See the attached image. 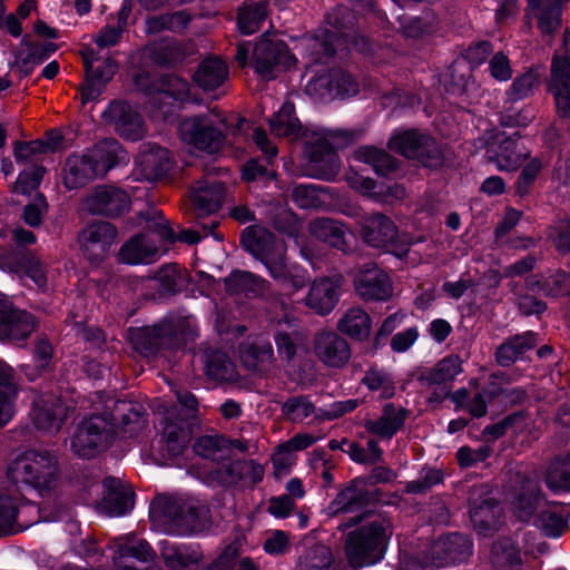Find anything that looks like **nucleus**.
<instances>
[{"label": "nucleus", "instance_id": "1", "mask_svg": "<svg viewBox=\"0 0 570 570\" xmlns=\"http://www.w3.org/2000/svg\"><path fill=\"white\" fill-rule=\"evenodd\" d=\"M95 412L85 419L71 438V450L80 458H90L107 448L116 435L134 432L144 425L141 406L125 400L97 396Z\"/></svg>", "mask_w": 570, "mask_h": 570}, {"label": "nucleus", "instance_id": "2", "mask_svg": "<svg viewBox=\"0 0 570 570\" xmlns=\"http://www.w3.org/2000/svg\"><path fill=\"white\" fill-rule=\"evenodd\" d=\"M242 244L266 268L268 275L278 284L296 292L303 288L307 281V272L286 262V246L262 226H249L242 234Z\"/></svg>", "mask_w": 570, "mask_h": 570}, {"label": "nucleus", "instance_id": "3", "mask_svg": "<svg viewBox=\"0 0 570 570\" xmlns=\"http://www.w3.org/2000/svg\"><path fill=\"white\" fill-rule=\"evenodd\" d=\"M122 153L114 139H106L92 148L68 156L62 169V183L68 189H78L104 176L120 159Z\"/></svg>", "mask_w": 570, "mask_h": 570}, {"label": "nucleus", "instance_id": "4", "mask_svg": "<svg viewBox=\"0 0 570 570\" xmlns=\"http://www.w3.org/2000/svg\"><path fill=\"white\" fill-rule=\"evenodd\" d=\"M305 153L309 159L306 175L314 178L332 180L340 169L341 161L335 149L347 146L351 132L344 129L312 127L305 131Z\"/></svg>", "mask_w": 570, "mask_h": 570}, {"label": "nucleus", "instance_id": "5", "mask_svg": "<svg viewBox=\"0 0 570 570\" xmlns=\"http://www.w3.org/2000/svg\"><path fill=\"white\" fill-rule=\"evenodd\" d=\"M177 397L179 405L185 410L184 414L178 413L177 406H157L158 414L163 416L159 422V452L169 458L178 456L186 449L190 440V429L186 419L194 414L198 405L196 397L189 392L178 393Z\"/></svg>", "mask_w": 570, "mask_h": 570}, {"label": "nucleus", "instance_id": "6", "mask_svg": "<svg viewBox=\"0 0 570 570\" xmlns=\"http://www.w3.org/2000/svg\"><path fill=\"white\" fill-rule=\"evenodd\" d=\"M58 461L48 450L27 451L18 456L8 469L9 479L17 485L37 490H50L57 480Z\"/></svg>", "mask_w": 570, "mask_h": 570}, {"label": "nucleus", "instance_id": "7", "mask_svg": "<svg viewBox=\"0 0 570 570\" xmlns=\"http://www.w3.org/2000/svg\"><path fill=\"white\" fill-rule=\"evenodd\" d=\"M391 535L392 525L387 520L373 521L352 532L346 544L350 563L363 568L380 562Z\"/></svg>", "mask_w": 570, "mask_h": 570}, {"label": "nucleus", "instance_id": "8", "mask_svg": "<svg viewBox=\"0 0 570 570\" xmlns=\"http://www.w3.org/2000/svg\"><path fill=\"white\" fill-rule=\"evenodd\" d=\"M153 217L146 218L148 234H139L129 239L120 249V261L130 264H149L159 257L157 242H173L174 230L168 226L161 213L154 209Z\"/></svg>", "mask_w": 570, "mask_h": 570}, {"label": "nucleus", "instance_id": "9", "mask_svg": "<svg viewBox=\"0 0 570 570\" xmlns=\"http://www.w3.org/2000/svg\"><path fill=\"white\" fill-rule=\"evenodd\" d=\"M207 513L204 508L198 509L169 497H158L150 508L154 521L163 522L169 531L183 535L202 531L208 519Z\"/></svg>", "mask_w": 570, "mask_h": 570}, {"label": "nucleus", "instance_id": "10", "mask_svg": "<svg viewBox=\"0 0 570 570\" xmlns=\"http://www.w3.org/2000/svg\"><path fill=\"white\" fill-rule=\"evenodd\" d=\"M226 119L222 112L210 110L204 115L185 118L178 128L181 141L197 150L217 153L224 142Z\"/></svg>", "mask_w": 570, "mask_h": 570}, {"label": "nucleus", "instance_id": "11", "mask_svg": "<svg viewBox=\"0 0 570 570\" xmlns=\"http://www.w3.org/2000/svg\"><path fill=\"white\" fill-rule=\"evenodd\" d=\"M389 147L429 168H438L443 164V153L435 140L415 129L395 130L389 140Z\"/></svg>", "mask_w": 570, "mask_h": 570}, {"label": "nucleus", "instance_id": "12", "mask_svg": "<svg viewBox=\"0 0 570 570\" xmlns=\"http://www.w3.org/2000/svg\"><path fill=\"white\" fill-rule=\"evenodd\" d=\"M362 237L372 247L390 250L396 257L403 258L409 252L407 244H397V228L394 222L382 214H373L364 217Z\"/></svg>", "mask_w": 570, "mask_h": 570}, {"label": "nucleus", "instance_id": "13", "mask_svg": "<svg viewBox=\"0 0 570 570\" xmlns=\"http://www.w3.org/2000/svg\"><path fill=\"white\" fill-rule=\"evenodd\" d=\"M253 61L255 71L262 78L272 79L293 66L296 60L284 42L263 38L255 45Z\"/></svg>", "mask_w": 570, "mask_h": 570}, {"label": "nucleus", "instance_id": "14", "mask_svg": "<svg viewBox=\"0 0 570 570\" xmlns=\"http://www.w3.org/2000/svg\"><path fill=\"white\" fill-rule=\"evenodd\" d=\"M112 549L114 563L118 570H147L155 557L147 541L130 533L116 538Z\"/></svg>", "mask_w": 570, "mask_h": 570}, {"label": "nucleus", "instance_id": "15", "mask_svg": "<svg viewBox=\"0 0 570 570\" xmlns=\"http://www.w3.org/2000/svg\"><path fill=\"white\" fill-rule=\"evenodd\" d=\"M472 552V543L468 537L452 533L440 538L429 549L428 554L420 564L422 569L428 567H445L461 562Z\"/></svg>", "mask_w": 570, "mask_h": 570}, {"label": "nucleus", "instance_id": "16", "mask_svg": "<svg viewBox=\"0 0 570 570\" xmlns=\"http://www.w3.org/2000/svg\"><path fill=\"white\" fill-rule=\"evenodd\" d=\"M539 493L540 483L535 474L515 473L508 499L518 519L527 521L532 517Z\"/></svg>", "mask_w": 570, "mask_h": 570}, {"label": "nucleus", "instance_id": "17", "mask_svg": "<svg viewBox=\"0 0 570 570\" xmlns=\"http://www.w3.org/2000/svg\"><path fill=\"white\" fill-rule=\"evenodd\" d=\"M356 293L365 301H387L393 296L390 276L374 264H366L354 274Z\"/></svg>", "mask_w": 570, "mask_h": 570}, {"label": "nucleus", "instance_id": "18", "mask_svg": "<svg viewBox=\"0 0 570 570\" xmlns=\"http://www.w3.org/2000/svg\"><path fill=\"white\" fill-rule=\"evenodd\" d=\"M490 52L491 46L487 41L479 42L469 47L465 50L464 56L460 59H456L449 71L442 76V82L446 87L448 91L456 92L465 89V69L471 70L480 66L488 58Z\"/></svg>", "mask_w": 570, "mask_h": 570}, {"label": "nucleus", "instance_id": "19", "mask_svg": "<svg viewBox=\"0 0 570 570\" xmlns=\"http://www.w3.org/2000/svg\"><path fill=\"white\" fill-rule=\"evenodd\" d=\"M130 205L126 191L114 186H99L83 200V209L94 215L114 216L127 210Z\"/></svg>", "mask_w": 570, "mask_h": 570}, {"label": "nucleus", "instance_id": "20", "mask_svg": "<svg viewBox=\"0 0 570 570\" xmlns=\"http://www.w3.org/2000/svg\"><path fill=\"white\" fill-rule=\"evenodd\" d=\"M116 239V230L107 222H97L85 227L79 237V246L90 262L102 259Z\"/></svg>", "mask_w": 570, "mask_h": 570}, {"label": "nucleus", "instance_id": "21", "mask_svg": "<svg viewBox=\"0 0 570 570\" xmlns=\"http://www.w3.org/2000/svg\"><path fill=\"white\" fill-rule=\"evenodd\" d=\"M174 166L170 153L159 146L142 149L135 160L134 176L137 180L154 181L167 175Z\"/></svg>", "mask_w": 570, "mask_h": 570}, {"label": "nucleus", "instance_id": "22", "mask_svg": "<svg viewBox=\"0 0 570 570\" xmlns=\"http://www.w3.org/2000/svg\"><path fill=\"white\" fill-rule=\"evenodd\" d=\"M33 330V317L24 311L14 309L11 302L0 294V340L22 341Z\"/></svg>", "mask_w": 570, "mask_h": 570}, {"label": "nucleus", "instance_id": "23", "mask_svg": "<svg viewBox=\"0 0 570 570\" xmlns=\"http://www.w3.org/2000/svg\"><path fill=\"white\" fill-rule=\"evenodd\" d=\"M305 91L315 99L352 96L356 94L354 80L345 73L330 72L309 79Z\"/></svg>", "mask_w": 570, "mask_h": 570}, {"label": "nucleus", "instance_id": "24", "mask_svg": "<svg viewBox=\"0 0 570 570\" xmlns=\"http://www.w3.org/2000/svg\"><path fill=\"white\" fill-rule=\"evenodd\" d=\"M67 416V407L52 394L40 395L33 400L31 419L37 429L56 432Z\"/></svg>", "mask_w": 570, "mask_h": 570}, {"label": "nucleus", "instance_id": "25", "mask_svg": "<svg viewBox=\"0 0 570 570\" xmlns=\"http://www.w3.org/2000/svg\"><path fill=\"white\" fill-rule=\"evenodd\" d=\"M550 90L558 112L570 118V59L566 53H557L552 60Z\"/></svg>", "mask_w": 570, "mask_h": 570}, {"label": "nucleus", "instance_id": "26", "mask_svg": "<svg viewBox=\"0 0 570 570\" xmlns=\"http://www.w3.org/2000/svg\"><path fill=\"white\" fill-rule=\"evenodd\" d=\"M105 495L98 505L100 513L108 517H122L134 509V492L119 480L107 478L104 481Z\"/></svg>", "mask_w": 570, "mask_h": 570}, {"label": "nucleus", "instance_id": "27", "mask_svg": "<svg viewBox=\"0 0 570 570\" xmlns=\"http://www.w3.org/2000/svg\"><path fill=\"white\" fill-rule=\"evenodd\" d=\"M529 153L524 148H520L517 140L499 134L495 141L491 142L487 148V157L497 165L501 171L515 170L527 158Z\"/></svg>", "mask_w": 570, "mask_h": 570}, {"label": "nucleus", "instance_id": "28", "mask_svg": "<svg viewBox=\"0 0 570 570\" xmlns=\"http://www.w3.org/2000/svg\"><path fill=\"white\" fill-rule=\"evenodd\" d=\"M354 20V14L344 7H337L327 14L326 22L330 28L325 30L321 45L327 57L334 55L337 47L346 45V31L352 29Z\"/></svg>", "mask_w": 570, "mask_h": 570}, {"label": "nucleus", "instance_id": "29", "mask_svg": "<svg viewBox=\"0 0 570 570\" xmlns=\"http://www.w3.org/2000/svg\"><path fill=\"white\" fill-rule=\"evenodd\" d=\"M314 352L317 358L332 367H341L351 357L347 342L334 332H322L314 341Z\"/></svg>", "mask_w": 570, "mask_h": 570}, {"label": "nucleus", "instance_id": "30", "mask_svg": "<svg viewBox=\"0 0 570 570\" xmlns=\"http://www.w3.org/2000/svg\"><path fill=\"white\" fill-rule=\"evenodd\" d=\"M106 116L115 124L119 134L127 139L137 140L145 134L140 115L127 102L110 104Z\"/></svg>", "mask_w": 570, "mask_h": 570}, {"label": "nucleus", "instance_id": "31", "mask_svg": "<svg viewBox=\"0 0 570 570\" xmlns=\"http://www.w3.org/2000/svg\"><path fill=\"white\" fill-rule=\"evenodd\" d=\"M340 286L338 277L315 281L306 297V305L318 314H328L338 301Z\"/></svg>", "mask_w": 570, "mask_h": 570}, {"label": "nucleus", "instance_id": "32", "mask_svg": "<svg viewBox=\"0 0 570 570\" xmlns=\"http://www.w3.org/2000/svg\"><path fill=\"white\" fill-rule=\"evenodd\" d=\"M187 99L188 83L180 78H171L167 90H161L149 99V112L156 119H167L173 112V101H185Z\"/></svg>", "mask_w": 570, "mask_h": 570}, {"label": "nucleus", "instance_id": "33", "mask_svg": "<svg viewBox=\"0 0 570 570\" xmlns=\"http://www.w3.org/2000/svg\"><path fill=\"white\" fill-rule=\"evenodd\" d=\"M346 180L353 189L379 202L392 203L403 199L405 196V189L401 185L377 186L373 179L354 171L347 175Z\"/></svg>", "mask_w": 570, "mask_h": 570}, {"label": "nucleus", "instance_id": "34", "mask_svg": "<svg viewBox=\"0 0 570 570\" xmlns=\"http://www.w3.org/2000/svg\"><path fill=\"white\" fill-rule=\"evenodd\" d=\"M405 419L406 411L404 409L389 403L384 405L381 416L365 421L364 428L381 439L390 440L403 426Z\"/></svg>", "mask_w": 570, "mask_h": 570}, {"label": "nucleus", "instance_id": "35", "mask_svg": "<svg viewBox=\"0 0 570 570\" xmlns=\"http://www.w3.org/2000/svg\"><path fill=\"white\" fill-rule=\"evenodd\" d=\"M269 127L274 135L284 137L288 140H296L298 138L305 139V131L307 127L303 129L301 121L295 116L294 105L292 102H284L277 112L273 115L269 120ZM313 127H315L313 125ZM312 128V126H308Z\"/></svg>", "mask_w": 570, "mask_h": 570}, {"label": "nucleus", "instance_id": "36", "mask_svg": "<svg viewBox=\"0 0 570 570\" xmlns=\"http://www.w3.org/2000/svg\"><path fill=\"white\" fill-rule=\"evenodd\" d=\"M225 187L220 181H200L191 193V203L198 216L209 215L219 209Z\"/></svg>", "mask_w": 570, "mask_h": 570}, {"label": "nucleus", "instance_id": "37", "mask_svg": "<svg viewBox=\"0 0 570 570\" xmlns=\"http://www.w3.org/2000/svg\"><path fill=\"white\" fill-rule=\"evenodd\" d=\"M334 557L330 547L305 539L296 568L297 570H331Z\"/></svg>", "mask_w": 570, "mask_h": 570}, {"label": "nucleus", "instance_id": "38", "mask_svg": "<svg viewBox=\"0 0 570 570\" xmlns=\"http://www.w3.org/2000/svg\"><path fill=\"white\" fill-rule=\"evenodd\" d=\"M501 508L491 499H483L480 503L472 500L470 503V519L474 530L481 535H488L499 524Z\"/></svg>", "mask_w": 570, "mask_h": 570}, {"label": "nucleus", "instance_id": "39", "mask_svg": "<svg viewBox=\"0 0 570 570\" xmlns=\"http://www.w3.org/2000/svg\"><path fill=\"white\" fill-rule=\"evenodd\" d=\"M308 228L317 239L341 250L347 249L348 238L352 237V234L340 222L320 218L313 220Z\"/></svg>", "mask_w": 570, "mask_h": 570}, {"label": "nucleus", "instance_id": "40", "mask_svg": "<svg viewBox=\"0 0 570 570\" xmlns=\"http://www.w3.org/2000/svg\"><path fill=\"white\" fill-rule=\"evenodd\" d=\"M529 16L538 20L543 33L554 32L560 24L561 0H528Z\"/></svg>", "mask_w": 570, "mask_h": 570}, {"label": "nucleus", "instance_id": "41", "mask_svg": "<svg viewBox=\"0 0 570 570\" xmlns=\"http://www.w3.org/2000/svg\"><path fill=\"white\" fill-rule=\"evenodd\" d=\"M544 482L554 494L570 493V452L551 460L546 469Z\"/></svg>", "mask_w": 570, "mask_h": 570}, {"label": "nucleus", "instance_id": "42", "mask_svg": "<svg viewBox=\"0 0 570 570\" xmlns=\"http://www.w3.org/2000/svg\"><path fill=\"white\" fill-rule=\"evenodd\" d=\"M17 394L12 367L0 362V426L6 425L13 417Z\"/></svg>", "mask_w": 570, "mask_h": 570}, {"label": "nucleus", "instance_id": "43", "mask_svg": "<svg viewBox=\"0 0 570 570\" xmlns=\"http://www.w3.org/2000/svg\"><path fill=\"white\" fill-rule=\"evenodd\" d=\"M228 75L227 65L218 58L205 59L194 76V80L205 91H213L224 83Z\"/></svg>", "mask_w": 570, "mask_h": 570}, {"label": "nucleus", "instance_id": "44", "mask_svg": "<svg viewBox=\"0 0 570 570\" xmlns=\"http://www.w3.org/2000/svg\"><path fill=\"white\" fill-rule=\"evenodd\" d=\"M242 363L250 371L266 373L272 368L273 348L269 343H246L239 350Z\"/></svg>", "mask_w": 570, "mask_h": 570}, {"label": "nucleus", "instance_id": "45", "mask_svg": "<svg viewBox=\"0 0 570 570\" xmlns=\"http://www.w3.org/2000/svg\"><path fill=\"white\" fill-rule=\"evenodd\" d=\"M225 285L230 293H252L262 295L268 289V282L250 272L235 271L225 279Z\"/></svg>", "mask_w": 570, "mask_h": 570}, {"label": "nucleus", "instance_id": "46", "mask_svg": "<svg viewBox=\"0 0 570 570\" xmlns=\"http://www.w3.org/2000/svg\"><path fill=\"white\" fill-rule=\"evenodd\" d=\"M337 326L342 333L356 340H363L371 333V318L364 309L352 307L341 317Z\"/></svg>", "mask_w": 570, "mask_h": 570}, {"label": "nucleus", "instance_id": "47", "mask_svg": "<svg viewBox=\"0 0 570 570\" xmlns=\"http://www.w3.org/2000/svg\"><path fill=\"white\" fill-rule=\"evenodd\" d=\"M529 288L548 296L568 295L570 294V274L558 271L548 276H540L529 282Z\"/></svg>", "mask_w": 570, "mask_h": 570}, {"label": "nucleus", "instance_id": "48", "mask_svg": "<svg viewBox=\"0 0 570 570\" xmlns=\"http://www.w3.org/2000/svg\"><path fill=\"white\" fill-rule=\"evenodd\" d=\"M355 160L367 164L379 175H387L396 169V161L385 151L371 146H363L353 154Z\"/></svg>", "mask_w": 570, "mask_h": 570}, {"label": "nucleus", "instance_id": "49", "mask_svg": "<svg viewBox=\"0 0 570 570\" xmlns=\"http://www.w3.org/2000/svg\"><path fill=\"white\" fill-rule=\"evenodd\" d=\"M267 16V4L265 1L250 3L243 8L238 13V28L244 35L256 32Z\"/></svg>", "mask_w": 570, "mask_h": 570}, {"label": "nucleus", "instance_id": "50", "mask_svg": "<svg viewBox=\"0 0 570 570\" xmlns=\"http://www.w3.org/2000/svg\"><path fill=\"white\" fill-rule=\"evenodd\" d=\"M284 326L286 328H281L275 335V343L279 355L291 360L295 355L297 347L305 343V336L291 325L287 320Z\"/></svg>", "mask_w": 570, "mask_h": 570}, {"label": "nucleus", "instance_id": "51", "mask_svg": "<svg viewBox=\"0 0 570 570\" xmlns=\"http://www.w3.org/2000/svg\"><path fill=\"white\" fill-rule=\"evenodd\" d=\"M189 20V16L184 11L151 16L146 20V29L150 33L164 30L180 31L187 27Z\"/></svg>", "mask_w": 570, "mask_h": 570}, {"label": "nucleus", "instance_id": "52", "mask_svg": "<svg viewBox=\"0 0 570 570\" xmlns=\"http://www.w3.org/2000/svg\"><path fill=\"white\" fill-rule=\"evenodd\" d=\"M461 372V358L458 355H449L435 364L428 380L433 384H445L452 382Z\"/></svg>", "mask_w": 570, "mask_h": 570}, {"label": "nucleus", "instance_id": "53", "mask_svg": "<svg viewBox=\"0 0 570 570\" xmlns=\"http://www.w3.org/2000/svg\"><path fill=\"white\" fill-rule=\"evenodd\" d=\"M522 341L523 347L535 346V335L532 332H525L515 335L513 338L503 343L497 351V361L502 366H508L520 358V351L517 350V343Z\"/></svg>", "mask_w": 570, "mask_h": 570}, {"label": "nucleus", "instance_id": "54", "mask_svg": "<svg viewBox=\"0 0 570 570\" xmlns=\"http://www.w3.org/2000/svg\"><path fill=\"white\" fill-rule=\"evenodd\" d=\"M283 413L293 422L318 420V409L306 397H292L283 404Z\"/></svg>", "mask_w": 570, "mask_h": 570}, {"label": "nucleus", "instance_id": "55", "mask_svg": "<svg viewBox=\"0 0 570 570\" xmlns=\"http://www.w3.org/2000/svg\"><path fill=\"white\" fill-rule=\"evenodd\" d=\"M534 523L547 537L551 538L561 537L568 528L563 517L552 509H543Z\"/></svg>", "mask_w": 570, "mask_h": 570}, {"label": "nucleus", "instance_id": "56", "mask_svg": "<svg viewBox=\"0 0 570 570\" xmlns=\"http://www.w3.org/2000/svg\"><path fill=\"white\" fill-rule=\"evenodd\" d=\"M493 563L497 566L517 564L522 561V553L512 539L505 538L492 547Z\"/></svg>", "mask_w": 570, "mask_h": 570}, {"label": "nucleus", "instance_id": "57", "mask_svg": "<svg viewBox=\"0 0 570 570\" xmlns=\"http://www.w3.org/2000/svg\"><path fill=\"white\" fill-rule=\"evenodd\" d=\"M539 78L533 71H528L515 78L510 88L507 90L509 101L521 100L533 92L538 86Z\"/></svg>", "mask_w": 570, "mask_h": 570}, {"label": "nucleus", "instance_id": "58", "mask_svg": "<svg viewBox=\"0 0 570 570\" xmlns=\"http://www.w3.org/2000/svg\"><path fill=\"white\" fill-rule=\"evenodd\" d=\"M45 169L40 166H32L20 173L17 181L12 187V191L21 195H29L36 190L42 179Z\"/></svg>", "mask_w": 570, "mask_h": 570}, {"label": "nucleus", "instance_id": "59", "mask_svg": "<svg viewBox=\"0 0 570 570\" xmlns=\"http://www.w3.org/2000/svg\"><path fill=\"white\" fill-rule=\"evenodd\" d=\"M160 550L166 564L174 570H180L194 561L185 548L176 547L167 541L160 542Z\"/></svg>", "mask_w": 570, "mask_h": 570}, {"label": "nucleus", "instance_id": "60", "mask_svg": "<svg viewBox=\"0 0 570 570\" xmlns=\"http://www.w3.org/2000/svg\"><path fill=\"white\" fill-rule=\"evenodd\" d=\"M363 383L372 391H380L383 397H391L394 394L392 379L383 371L370 370L363 377Z\"/></svg>", "mask_w": 570, "mask_h": 570}, {"label": "nucleus", "instance_id": "61", "mask_svg": "<svg viewBox=\"0 0 570 570\" xmlns=\"http://www.w3.org/2000/svg\"><path fill=\"white\" fill-rule=\"evenodd\" d=\"M237 550L235 547H227L217 559L219 569L228 570H258L256 564L249 558L236 559Z\"/></svg>", "mask_w": 570, "mask_h": 570}, {"label": "nucleus", "instance_id": "62", "mask_svg": "<svg viewBox=\"0 0 570 570\" xmlns=\"http://www.w3.org/2000/svg\"><path fill=\"white\" fill-rule=\"evenodd\" d=\"M293 200L301 208H314L321 203V195L313 184H299L293 189Z\"/></svg>", "mask_w": 570, "mask_h": 570}, {"label": "nucleus", "instance_id": "63", "mask_svg": "<svg viewBox=\"0 0 570 570\" xmlns=\"http://www.w3.org/2000/svg\"><path fill=\"white\" fill-rule=\"evenodd\" d=\"M18 514V505L6 495H0V535L13 531V523Z\"/></svg>", "mask_w": 570, "mask_h": 570}, {"label": "nucleus", "instance_id": "64", "mask_svg": "<svg viewBox=\"0 0 570 570\" xmlns=\"http://www.w3.org/2000/svg\"><path fill=\"white\" fill-rule=\"evenodd\" d=\"M361 495L358 491L353 488H346L341 491L332 503V509L335 512H350L361 507Z\"/></svg>", "mask_w": 570, "mask_h": 570}]
</instances>
